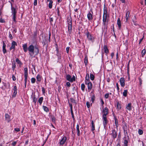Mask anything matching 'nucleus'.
<instances>
[{
    "label": "nucleus",
    "instance_id": "8fccbe9b",
    "mask_svg": "<svg viewBox=\"0 0 146 146\" xmlns=\"http://www.w3.org/2000/svg\"><path fill=\"white\" fill-rule=\"evenodd\" d=\"M70 101L72 103H76L75 100L72 98H71L70 99Z\"/></svg>",
    "mask_w": 146,
    "mask_h": 146
},
{
    "label": "nucleus",
    "instance_id": "5701e85b",
    "mask_svg": "<svg viewBox=\"0 0 146 146\" xmlns=\"http://www.w3.org/2000/svg\"><path fill=\"white\" fill-rule=\"evenodd\" d=\"M130 13L129 11H127L126 13V21H127L128 19V18L129 16Z\"/></svg>",
    "mask_w": 146,
    "mask_h": 146
},
{
    "label": "nucleus",
    "instance_id": "bb28decb",
    "mask_svg": "<svg viewBox=\"0 0 146 146\" xmlns=\"http://www.w3.org/2000/svg\"><path fill=\"white\" fill-rule=\"evenodd\" d=\"M43 98L42 97H40L39 98L38 100V102L40 105H41L42 103L43 100Z\"/></svg>",
    "mask_w": 146,
    "mask_h": 146
},
{
    "label": "nucleus",
    "instance_id": "f8f14e48",
    "mask_svg": "<svg viewBox=\"0 0 146 146\" xmlns=\"http://www.w3.org/2000/svg\"><path fill=\"white\" fill-rule=\"evenodd\" d=\"M5 120L7 121L8 122H9L11 120L10 116L8 114L6 113L5 115Z\"/></svg>",
    "mask_w": 146,
    "mask_h": 146
},
{
    "label": "nucleus",
    "instance_id": "e433bc0d",
    "mask_svg": "<svg viewBox=\"0 0 146 146\" xmlns=\"http://www.w3.org/2000/svg\"><path fill=\"white\" fill-rule=\"evenodd\" d=\"M31 82L32 83H34L35 82L36 79H35L34 78H32L31 79Z\"/></svg>",
    "mask_w": 146,
    "mask_h": 146
},
{
    "label": "nucleus",
    "instance_id": "2f4dec72",
    "mask_svg": "<svg viewBox=\"0 0 146 146\" xmlns=\"http://www.w3.org/2000/svg\"><path fill=\"white\" fill-rule=\"evenodd\" d=\"M43 108L44 111H45L48 112V111H49L47 107L46 106H43Z\"/></svg>",
    "mask_w": 146,
    "mask_h": 146
},
{
    "label": "nucleus",
    "instance_id": "13d9d810",
    "mask_svg": "<svg viewBox=\"0 0 146 146\" xmlns=\"http://www.w3.org/2000/svg\"><path fill=\"white\" fill-rule=\"evenodd\" d=\"M16 65H15V63H14V64H13L12 66V68L13 70H14L15 68Z\"/></svg>",
    "mask_w": 146,
    "mask_h": 146
},
{
    "label": "nucleus",
    "instance_id": "7c9ffc66",
    "mask_svg": "<svg viewBox=\"0 0 146 146\" xmlns=\"http://www.w3.org/2000/svg\"><path fill=\"white\" fill-rule=\"evenodd\" d=\"M85 81H90L89 74H86V80Z\"/></svg>",
    "mask_w": 146,
    "mask_h": 146
},
{
    "label": "nucleus",
    "instance_id": "b1692460",
    "mask_svg": "<svg viewBox=\"0 0 146 146\" xmlns=\"http://www.w3.org/2000/svg\"><path fill=\"white\" fill-rule=\"evenodd\" d=\"M71 76L69 74H67L66 76V79L67 80L70 82L71 80Z\"/></svg>",
    "mask_w": 146,
    "mask_h": 146
},
{
    "label": "nucleus",
    "instance_id": "1a4fd4ad",
    "mask_svg": "<svg viewBox=\"0 0 146 146\" xmlns=\"http://www.w3.org/2000/svg\"><path fill=\"white\" fill-rule=\"evenodd\" d=\"M104 125V127L106 126L108 123V121L107 119L106 116H103Z\"/></svg>",
    "mask_w": 146,
    "mask_h": 146
},
{
    "label": "nucleus",
    "instance_id": "4d7b16f0",
    "mask_svg": "<svg viewBox=\"0 0 146 146\" xmlns=\"http://www.w3.org/2000/svg\"><path fill=\"white\" fill-rule=\"evenodd\" d=\"M15 130L17 132L20 131V129L19 128H15Z\"/></svg>",
    "mask_w": 146,
    "mask_h": 146
},
{
    "label": "nucleus",
    "instance_id": "58836bf2",
    "mask_svg": "<svg viewBox=\"0 0 146 146\" xmlns=\"http://www.w3.org/2000/svg\"><path fill=\"white\" fill-rule=\"evenodd\" d=\"M128 141L127 140H125L124 141V146H127V143H128Z\"/></svg>",
    "mask_w": 146,
    "mask_h": 146
},
{
    "label": "nucleus",
    "instance_id": "ddd939ff",
    "mask_svg": "<svg viewBox=\"0 0 146 146\" xmlns=\"http://www.w3.org/2000/svg\"><path fill=\"white\" fill-rule=\"evenodd\" d=\"M23 47L24 52H26L27 51L28 49L27 44H23Z\"/></svg>",
    "mask_w": 146,
    "mask_h": 146
},
{
    "label": "nucleus",
    "instance_id": "ea45409f",
    "mask_svg": "<svg viewBox=\"0 0 146 146\" xmlns=\"http://www.w3.org/2000/svg\"><path fill=\"white\" fill-rule=\"evenodd\" d=\"M146 52V50L145 49H143V50L142 51V55L143 56L145 54Z\"/></svg>",
    "mask_w": 146,
    "mask_h": 146
},
{
    "label": "nucleus",
    "instance_id": "2eb2a0df",
    "mask_svg": "<svg viewBox=\"0 0 146 146\" xmlns=\"http://www.w3.org/2000/svg\"><path fill=\"white\" fill-rule=\"evenodd\" d=\"M87 17L89 20H91L92 19V15L90 12H89L87 15Z\"/></svg>",
    "mask_w": 146,
    "mask_h": 146
},
{
    "label": "nucleus",
    "instance_id": "4468645a",
    "mask_svg": "<svg viewBox=\"0 0 146 146\" xmlns=\"http://www.w3.org/2000/svg\"><path fill=\"white\" fill-rule=\"evenodd\" d=\"M11 10L13 15H16L17 11L15 8L12 7V5H11Z\"/></svg>",
    "mask_w": 146,
    "mask_h": 146
},
{
    "label": "nucleus",
    "instance_id": "680f3d73",
    "mask_svg": "<svg viewBox=\"0 0 146 146\" xmlns=\"http://www.w3.org/2000/svg\"><path fill=\"white\" fill-rule=\"evenodd\" d=\"M71 114H72V118H74V115H73V111H72V110H71Z\"/></svg>",
    "mask_w": 146,
    "mask_h": 146
},
{
    "label": "nucleus",
    "instance_id": "f3484780",
    "mask_svg": "<svg viewBox=\"0 0 146 146\" xmlns=\"http://www.w3.org/2000/svg\"><path fill=\"white\" fill-rule=\"evenodd\" d=\"M68 32L70 34L71 32L72 29V24L68 25Z\"/></svg>",
    "mask_w": 146,
    "mask_h": 146
},
{
    "label": "nucleus",
    "instance_id": "37998d69",
    "mask_svg": "<svg viewBox=\"0 0 146 146\" xmlns=\"http://www.w3.org/2000/svg\"><path fill=\"white\" fill-rule=\"evenodd\" d=\"M133 24L137 26V25H138L137 24V23L136 21L135 20H134V19H133Z\"/></svg>",
    "mask_w": 146,
    "mask_h": 146
},
{
    "label": "nucleus",
    "instance_id": "49530a36",
    "mask_svg": "<svg viewBox=\"0 0 146 146\" xmlns=\"http://www.w3.org/2000/svg\"><path fill=\"white\" fill-rule=\"evenodd\" d=\"M17 94V92H13V95L12 96L13 97H15Z\"/></svg>",
    "mask_w": 146,
    "mask_h": 146
},
{
    "label": "nucleus",
    "instance_id": "473e14b6",
    "mask_svg": "<svg viewBox=\"0 0 146 146\" xmlns=\"http://www.w3.org/2000/svg\"><path fill=\"white\" fill-rule=\"evenodd\" d=\"M85 88V86L84 84H82L81 85V89L83 91H84Z\"/></svg>",
    "mask_w": 146,
    "mask_h": 146
},
{
    "label": "nucleus",
    "instance_id": "6e6552de",
    "mask_svg": "<svg viewBox=\"0 0 146 146\" xmlns=\"http://www.w3.org/2000/svg\"><path fill=\"white\" fill-rule=\"evenodd\" d=\"M66 139L67 138L66 137H64L61 140L60 142V144L61 145H63L66 141Z\"/></svg>",
    "mask_w": 146,
    "mask_h": 146
},
{
    "label": "nucleus",
    "instance_id": "6ab92c4d",
    "mask_svg": "<svg viewBox=\"0 0 146 146\" xmlns=\"http://www.w3.org/2000/svg\"><path fill=\"white\" fill-rule=\"evenodd\" d=\"M126 108L127 109L130 111L131 110V103L128 104V105L126 106Z\"/></svg>",
    "mask_w": 146,
    "mask_h": 146
},
{
    "label": "nucleus",
    "instance_id": "f03ea898",
    "mask_svg": "<svg viewBox=\"0 0 146 146\" xmlns=\"http://www.w3.org/2000/svg\"><path fill=\"white\" fill-rule=\"evenodd\" d=\"M24 75L25 77V86L26 87V84H27V78L28 76V69L27 68H24Z\"/></svg>",
    "mask_w": 146,
    "mask_h": 146
},
{
    "label": "nucleus",
    "instance_id": "f704fd0d",
    "mask_svg": "<svg viewBox=\"0 0 146 146\" xmlns=\"http://www.w3.org/2000/svg\"><path fill=\"white\" fill-rule=\"evenodd\" d=\"M75 76H72V78H71V80H70V82H72L74 81H75Z\"/></svg>",
    "mask_w": 146,
    "mask_h": 146
},
{
    "label": "nucleus",
    "instance_id": "39448f33",
    "mask_svg": "<svg viewBox=\"0 0 146 146\" xmlns=\"http://www.w3.org/2000/svg\"><path fill=\"white\" fill-rule=\"evenodd\" d=\"M108 110L107 108L106 107L103 110L102 113L103 116H106L108 113Z\"/></svg>",
    "mask_w": 146,
    "mask_h": 146
},
{
    "label": "nucleus",
    "instance_id": "a18cd8bd",
    "mask_svg": "<svg viewBox=\"0 0 146 146\" xmlns=\"http://www.w3.org/2000/svg\"><path fill=\"white\" fill-rule=\"evenodd\" d=\"M117 107L118 109H120L121 108V105L119 103H117Z\"/></svg>",
    "mask_w": 146,
    "mask_h": 146
},
{
    "label": "nucleus",
    "instance_id": "864d4df0",
    "mask_svg": "<svg viewBox=\"0 0 146 146\" xmlns=\"http://www.w3.org/2000/svg\"><path fill=\"white\" fill-rule=\"evenodd\" d=\"M37 4V0H35L34 3V5L35 6H36Z\"/></svg>",
    "mask_w": 146,
    "mask_h": 146
},
{
    "label": "nucleus",
    "instance_id": "9b49d317",
    "mask_svg": "<svg viewBox=\"0 0 146 146\" xmlns=\"http://www.w3.org/2000/svg\"><path fill=\"white\" fill-rule=\"evenodd\" d=\"M111 134L114 139L117 137V133L115 130H112Z\"/></svg>",
    "mask_w": 146,
    "mask_h": 146
},
{
    "label": "nucleus",
    "instance_id": "a211bd4d",
    "mask_svg": "<svg viewBox=\"0 0 146 146\" xmlns=\"http://www.w3.org/2000/svg\"><path fill=\"white\" fill-rule=\"evenodd\" d=\"M104 52L105 53L107 54L109 52V50L108 49L107 46L106 45H104Z\"/></svg>",
    "mask_w": 146,
    "mask_h": 146
},
{
    "label": "nucleus",
    "instance_id": "7ed1b4c3",
    "mask_svg": "<svg viewBox=\"0 0 146 146\" xmlns=\"http://www.w3.org/2000/svg\"><path fill=\"white\" fill-rule=\"evenodd\" d=\"M85 83L88 85V90H91L92 88V84L90 81H85Z\"/></svg>",
    "mask_w": 146,
    "mask_h": 146
},
{
    "label": "nucleus",
    "instance_id": "79ce46f5",
    "mask_svg": "<svg viewBox=\"0 0 146 146\" xmlns=\"http://www.w3.org/2000/svg\"><path fill=\"white\" fill-rule=\"evenodd\" d=\"M51 119H52V122L54 123L55 121V117L53 116H52L51 117Z\"/></svg>",
    "mask_w": 146,
    "mask_h": 146
},
{
    "label": "nucleus",
    "instance_id": "3c124183",
    "mask_svg": "<svg viewBox=\"0 0 146 146\" xmlns=\"http://www.w3.org/2000/svg\"><path fill=\"white\" fill-rule=\"evenodd\" d=\"M66 85L68 87H69L70 86V84L69 82H67L66 83Z\"/></svg>",
    "mask_w": 146,
    "mask_h": 146
},
{
    "label": "nucleus",
    "instance_id": "4c0bfd02",
    "mask_svg": "<svg viewBox=\"0 0 146 146\" xmlns=\"http://www.w3.org/2000/svg\"><path fill=\"white\" fill-rule=\"evenodd\" d=\"M143 131L142 130H141L140 129H139L138 130V133L140 135H142L143 133Z\"/></svg>",
    "mask_w": 146,
    "mask_h": 146
},
{
    "label": "nucleus",
    "instance_id": "052dcab7",
    "mask_svg": "<svg viewBox=\"0 0 146 146\" xmlns=\"http://www.w3.org/2000/svg\"><path fill=\"white\" fill-rule=\"evenodd\" d=\"M5 22L4 20H3L2 18L0 19V22L1 23H3Z\"/></svg>",
    "mask_w": 146,
    "mask_h": 146
},
{
    "label": "nucleus",
    "instance_id": "e2e57ef3",
    "mask_svg": "<svg viewBox=\"0 0 146 146\" xmlns=\"http://www.w3.org/2000/svg\"><path fill=\"white\" fill-rule=\"evenodd\" d=\"M115 123L117 127V120L116 118L115 119Z\"/></svg>",
    "mask_w": 146,
    "mask_h": 146
},
{
    "label": "nucleus",
    "instance_id": "0e129e2a",
    "mask_svg": "<svg viewBox=\"0 0 146 146\" xmlns=\"http://www.w3.org/2000/svg\"><path fill=\"white\" fill-rule=\"evenodd\" d=\"M12 79L13 81L15 80L16 78L13 75H12Z\"/></svg>",
    "mask_w": 146,
    "mask_h": 146
},
{
    "label": "nucleus",
    "instance_id": "cd10ccee",
    "mask_svg": "<svg viewBox=\"0 0 146 146\" xmlns=\"http://www.w3.org/2000/svg\"><path fill=\"white\" fill-rule=\"evenodd\" d=\"M127 90H125L123 92V95L125 97H126L127 96Z\"/></svg>",
    "mask_w": 146,
    "mask_h": 146
},
{
    "label": "nucleus",
    "instance_id": "393cba45",
    "mask_svg": "<svg viewBox=\"0 0 146 146\" xmlns=\"http://www.w3.org/2000/svg\"><path fill=\"white\" fill-rule=\"evenodd\" d=\"M37 82H40L41 81V76L40 75H38L36 76Z\"/></svg>",
    "mask_w": 146,
    "mask_h": 146
},
{
    "label": "nucleus",
    "instance_id": "9d476101",
    "mask_svg": "<svg viewBox=\"0 0 146 146\" xmlns=\"http://www.w3.org/2000/svg\"><path fill=\"white\" fill-rule=\"evenodd\" d=\"M16 45H17V43L15 41H13L11 44V46L10 48V49L11 50L13 49H15V46Z\"/></svg>",
    "mask_w": 146,
    "mask_h": 146
},
{
    "label": "nucleus",
    "instance_id": "c9c22d12",
    "mask_svg": "<svg viewBox=\"0 0 146 146\" xmlns=\"http://www.w3.org/2000/svg\"><path fill=\"white\" fill-rule=\"evenodd\" d=\"M95 98V95L93 94L92 97L91 98V100L92 102H93Z\"/></svg>",
    "mask_w": 146,
    "mask_h": 146
},
{
    "label": "nucleus",
    "instance_id": "412c9836",
    "mask_svg": "<svg viewBox=\"0 0 146 146\" xmlns=\"http://www.w3.org/2000/svg\"><path fill=\"white\" fill-rule=\"evenodd\" d=\"M117 24L118 26L119 29H120L121 28V21L119 18H118L117 20Z\"/></svg>",
    "mask_w": 146,
    "mask_h": 146
},
{
    "label": "nucleus",
    "instance_id": "6e6d98bb",
    "mask_svg": "<svg viewBox=\"0 0 146 146\" xmlns=\"http://www.w3.org/2000/svg\"><path fill=\"white\" fill-rule=\"evenodd\" d=\"M69 48L70 47H68L66 48V50L67 53H68L69 52Z\"/></svg>",
    "mask_w": 146,
    "mask_h": 146
},
{
    "label": "nucleus",
    "instance_id": "c756f323",
    "mask_svg": "<svg viewBox=\"0 0 146 146\" xmlns=\"http://www.w3.org/2000/svg\"><path fill=\"white\" fill-rule=\"evenodd\" d=\"M84 63L86 65L88 63V58L87 56H86L84 58Z\"/></svg>",
    "mask_w": 146,
    "mask_h": 146
},
{
    "label": "nucleus",
    "instance_id": "5fc2aeb1",
    "mask_svg": "<svg viewBox=\"0 0 146 146\" xmlns=\"http://www.w3.org/2000/svg\"><path fill=\"white\" fill-rule=\"evenodd\" d=\"M16 15H13V21L15 22H16V20H15Z\"/></svg>",
    "mask_w": 146,
    "mask_h": 146
},
{
    "label": "nucleus",
    "instance_id": "20e7f679",
    "mask_svg": "<svg viewBox=\"0 0 146 146\" xmlns=\"http://www.w3.org/2000/svg\"><path fill=\"white\" fill-rule=\"evenodd\" d=\"M86 34L88 40L91 41H93V38L91 35L89 33L88 31L86 32Z\"/></svg>",
    "mask_w": 146,
    "mask_h": 146
},
{
    "label": "nucleus",
    "instance_id": "603ef678",
    "mask_svg": "<svg viewBox=\"0 0 146 146\" xmlns=\"http://www.w3.org/2000/svg\"><path fill=\"white\" fill-rule=\"evenodd\" d=\"M109 96V94H106L105 95V97L106 98H108Z\"/></svg>",
    "mask_w": 146,
    "mask_h": 146
},
{
    "label": "nucleus",
    "instance_id": "774afa93",
    "mask_svg": "<svg viewBox=\"0 0 146 146\" xmlns=\"http://www.w3.org/2000/svg\"><path fill=\"white\" fill-rule=\"evenodd\" d=\"M116 86H117V90H119V86H118V84L117 83V84H116Z\"/></svg>",
    "mask_w": 146,
    "mask_h": 146
},
{
    "label": "nucleus",
    "instance_id": "4be33fe9",
    "mask_svg": "<svg viewBox=\"0 0 146 146\" xmlns=\"http://www.w3.org/2000/svg\"><path fill=\"white\" fill-rule=\"evenodd\" d=\"M76 130L77 131V135L79 136L80 135V131L79 129V125L78 124L76 125Z\"/></svg>",
    "mask_w": 146,
    "mask_h": 146
},
{
    "label": "nucleus",
    "instance_id": "dca6fc26",
    "mask_svg": "<svg viewBox=\"0 0 146 146\" xmlns=\"http://www.w3.org/2000/svg\"><path fill=\"white\" fill-rule=\"evenodd\" d=\"M68 25L72 24V19L70 17H68L67 19Z\"/></svg>",
    "mask_w": 146,
    "mask_h": 146
},
{
    "label": "nucleus",
    "instance_id": "72a5a7b5",
    "mask_svg": "<svg viewBox=\"0 0 146 146\" xmlns=\"http://www.w3.org/2000/svg\"><path fill=\"white\" fill-rule=\"evenodd\" d=\"M90 78L92 80H94V76L93 74H90Z\"/></svg>",
    "mask_w": 146,
    "mask_h": 146
},
{
    "label": "nucleus",
    "instance_id": "69168bd1",
    "mask_svg": "<svg viewBox=\"0 0 146 146\" xmlns=\"http://www.w3.org/2000/svg\"><path fill=\"white\" fill-rule=\"evenodd\" d=\"M16 143H17V142L15 141V142H13V143H12V145L13 146H15V145H16Z\"/></svg>",
    "mask_w": 146,
    "mask_h": 146
},
{
    "label": "nucleus",
    "instance_id": "0eeeda50",
    "mask_svg": "<svg viewBox=\"0 0 146 146\" xmlns=\"http://www.w3.org/2000/svg\"><path fill=\"white\" fill-rule=\"evenodd\" d=\"M120 82L121 86L123 87L125 86V80L124 78H120L119 80Z\"/></svg>",
    "mask_w": 146,
    "mask_h": 146
},
{
    "label": "nucleus",
    "instance_id": "09e8293b",
    "mask_svg": "<svg viewBox=\"0 0 146 146\" xmlns=\"http://www.w3.org/2000/svg\"><path fill=\"white\" fill-rule=\"evenodd\" d=\"M86 106L88 108H89L90 107V103L89 102H86Z\"/></svg>",
    "mask_w": 146,
    "mask_h": 146
},
{
    "label": "nucleus",
    "instance_id": "aec40b11",
    "mask_svg": "<svg viewBox=\"0 0 146 146\" xmlns=\"http://www.w3.org/2000/svg\"><path fill=\"white\" fill-rule=\"evenodd\" d=\"M6 45L4 42H3V52L4 54L6 52V50L5 49Z\"/></svg>",
    "mask_w": 146,
    "mask_h": 146
},
{
    "label": "nucleus",
    "instance_id": "c85d7f7f",
    "mask_svg": "<svg viewBox=\"0 0 146 146\" xmlns=\"http://www.w3.org/2000/svg\"><path fill=\"white\" fill-rule=\"evenodd\" d=\"M53 1H50L48 4V7L50 9H51L52 6Z\"/></svg>",
    "mask_w": 146,
    "mask_h": 146
},
{
    "label": "nucleus",
    "instance_id": "bf43d9fd",
    "mask_svg": "<svg viewBox=\"0 0 146 146\" xmlns=\"http://www.w3.org/2000/svg\"><path fill=\"white\" fill-rule=\"evenodd\" d=\"M9 37L11 39H12L13 38V37L11 34H9Z\"/></svg>",
    "mask_w": 146,
    "mask_h": 146
},
{
    "label": "nucleus",
    "instance_id": "f257e3e1",
    "mask_svg": "<svg viewBox=\"0 0 146 146\" xmlns=\"http://www.w3.org/2000/svg\"><path fill=\"white\" fill-rule=\"evenodd\" d=\"M29 52V54L31 56H32L34 54L37 55L39 52V50L37 47H34L32 45H30L28 48Z\"/></svg>",
    "mask_w": 146,
    "mask_h": 146
},
{
    "label": "nucleus",
    "instance_id": "de8ad7c7",
    "mask_svg": "<svg viewBox=\"0 0 146 146\" xmlns=\"http://www.w3.org/2000/svg\"><path fill=\"white\" fill-rule=\"evenodd\" d=\"M13 90L14 92H17V89L16 86H14Z\"/></svg>",
    "mask_w": 146,
    "mask_h": 146
},
{
    "label": "nucleus",
    "instance_id": "a19ab883",
    "mask_svg": "<svg viewBox=\"0 0 146 146\" xmlns=\"http://www.w3.org/2000/svg\"><path fill=\"white\" fill-rule=\"evenodd\" d=\"M37 100V98H35V96L34 95L33 98V102L35 103V104H36Z\"/></svg>",
    "mask_w": 146,
    "mask_h": 146
},
{
    "label": "nucleus",
    "instance_id": "338daca9",
    "mask_svg": "<svg viewBox=\"0 0 146 146\" xmlns=\"http://www.w3.org/2000/svg\"><path fill=\"white\" fill-rule=\"evenodd\" d=\"M42 91L43 93H45L44 88L42 87Z\"/></svg>",
    "mask_w": 146,
    "mask_h": 146
},
{
    "label": "nucleus",
    "instance_id": "423d86ee",
    "mask_svg": "<svg viewBox=\"0 0 146 146\" xmlns=\"http://www.w3.org/2000/svg\"><path fill=\"white\" fill-rule=\"evenodd\" d=\"M107 12L106 10L105 11L104 10L103 17V21L104 23L106 22V21L107 17Z\"/></svg>",
    "mask_w": 146,
    "mask_h": 146
},
{
    "label": "nucleus",
    "instance_id": "a878e982",
    "mask_svg": "<svg viewBox=\"0 0 146 146\" xmlns=\"http://www.w3.org/2000/svg\"><path fill=\"white\" fill-rule=\"evenodd\" d=\"M92 127L91 130L92 131H93L95 130V125L94 123V121H92Z\"/></svg>",
    "mask_w": 146,
    "mask_h": 146
},
{
    "label": "nucleus",
    "instance_id": "c03bdc74",
    "mask_svg": "<svg viewBox=\"0 0 146 146\" xmlns=\"http://www.w3.org/2000/svg\"><path fill=\"white\" fill-rule=\"evenodd\" d=\"M16 62L18 64H21V62L18 58H17L16 59Z\"/></svg>",
    "mask_w": 146,
    "mask_h": 146
}]
</instances>
